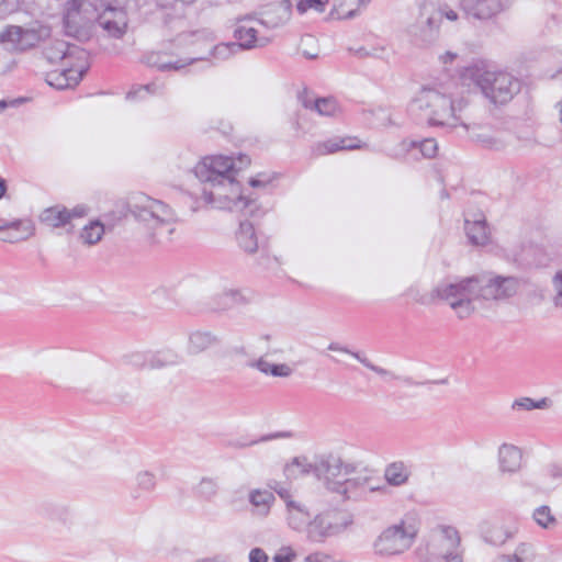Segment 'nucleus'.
Returning <instances> with one entry per match:
<instances>
[{
    "instance_id": "1",
    "label": "nucleus",
    "mask_w": 562,
    "mask_h": 562,
    "mask_svg": "<svg viewBox=\"0 0 562 562\" xmlns=\"http://www.w3.org/2000/svg\"><path fill=\"white\" fill-rule=\"evenodd\" d=\"M236 172L234 159L227 156L206 157L194 167L196 178L211 187L203 188L202 196L206 204L255 217L261 211L256 201L243 196L240 184L235 180Z\"/></svg>"
},
{
    "instance_id": "2",
    "label": "nucleus",
    "mask_w": 562,
    "mask_h": 562,
    "mask_svg": "<svg viewBox=\"0 0 562 562\" xmlns=\"http://www.w3.org/2000/svg\"><path fill=\"white\" fill-rule=\"evenodd\" d=\"M464 81L480 88L483 95L494 104H506L521 90V81L506 71L490 70L484 65H472L464 68Z\"/></svg>"
},
{
    "instance_id": "3",
    "label": "nucleus",
    "mask_w": 562,
    "mask_h": 562,
    "mask_svg": "<svg viewBox=\"0 0 562 562\" xmlns=\"http://www.w3.org/2000/svg\"><path fill=\"white\" fill-rule=\"evenodd\" d=\"M409 112L432 126L456 127L459 124L451 98L434 88H423L411 102Z\"/></svg>"
},
{
    "instance_id": "4",
    "label": "nucleus",
    "mask_w": 562,
    "mask_h": 562,
    "mask_svg": "<svg viewBox=\"0 0 562 562\" xmlns=\"http://www.w3.org/2000/svg\"><path fill=\"white\" fill-rule=\"evenodd\" d=\"M461 292L474 290L475 299L484 301H504L513 297L520 285L519 279L514 276H499L494 272H483L463 278Z\"/></svg>"
},
{
    "instance_id": "5",
    "label": "nucleus",
    "mask_w": 562,
    "mask_h": 562,
    "mask_svg": "<svg viewBox=\"0 0 562 562\" xmlns=\"http://www.w3.org/2000/svg\"><path fill=\"white\" fill-rule=\"evenodd\" d=\"M135 217L150 231L151 243L168 238L175 231L176 215L173 211L159 200L147 199L144 205L136 204L133 210Z\"/></svg>"
},
{
    "instance_id": "6",
    "label": "nucleus",
    "mask_w": 562,
    "mask_h": 562,
    "mask_svg": "<svg viewBox=\"0 0 562 562\" xmlns=\"http://www.w3.org/2000/svg\"><path fill=\"white\" fill-rule=\"evenodd\" d=\"M355 472V467L346 463L339 456L334 453H324L316 456V467L314 476L324 483V486L337 494L346 495L348 484L355 481H342L345 476Z\"/></svg>"
},
{
    "instance_id": "7",
    "label": "nucleus",
    "mask_w": 562,
    "mask_h": 562,
    "mask_svg": "<svg viewBox=\"0 0 562 562\" xmlns=\"http://www.w3.org/2000/svg\"><path fill=\"white\" fill-rule=\"evenodd\" d=\"M417 529L401 519L397 524L385 528L374 541L375 553L396 555L408 550L415 541Z\"/></svg>"
},
{
    "instance_id": "8",
    "label": "nucleus",
    "mask_w": 562,
    "mask_h": 562,
    "mask_svg": "<svg viewBox=\"0 0 562 562\" xmlns=\"http://www.w3.org/2000/svg\"><path fill=\"white\" fill-rule=\"evenodd\" d=\"M443 13L432 4H423L415 23L409 26V35L414 43L419 46H427L435 43L439 37V26Z\"/></svg>"
},
{
    "instance_id": "9",
    "label": "nucleus",
    "mask_w": 562,
    "mask_h": 562,
    "mask_svg": "<svg viewBox=\"0 0 562 562\" xmlns=\"http://www.w3.org/2000/svg\"><path fill=\"white\" fill-rule=\"evenodd\" d=\"M463 278H456L454 281H442L437 284L436 295L440 296V301L449 303L450 307L456 312L459 319L470 317L474 312L473 301L475 299L474 290L461 292Z\"/></svg>"
},
{
    "instance_id": "10",
    "label": "nucleus",
    "mask_w": 562,
    "mask_h": 562,
    "mask_svg": "<svg viewBox=\"0 0 562 562\" xmlns=\"http://www.w3.org/2000/svg\"><path fill=\"white\" fill-rule=\"evenodd\" d=\"M95 22L108 37L122 38L127 31L128 16L124 8L108 5L99 13Z\"/></svg>"
},
{
    "instance_id": "11",
    "label": "nucleus",
    "mask_w": 562,
    "mask_h": 562,
    "mask_svg": "<svg viewBox=\"0 0 562 562\" xmlns=\"http://www.w3.org/2000/svg\"><path fill=\"white\" fill-rule=\"evenodd\" d=\"M462 10L477 20H488L508 8L507 0H461Z\"/></svg>"
},
{
    "instance_id": "12",
    "label": "nucleus",
    "mask_w": 562,
    "mask_h": 562,
    "mask_svg": "<svg viewBox=\"0 0 562 562\" xmlns=\"http://www.w3.org/2000/svg\"><path fill=\"white\" fill-rule=\"evenodd\" d=\"M34 225L30 220L8 221L0 218V232L3 235L0 239L4 243H19L29 239L34 235Z\"/></svg>"
},
{
    "instance_id": "13",
    "label": "nucleus",
    "mask_w": 562,
    "mask_h": 562,
    "mask_svg": "<svg viewBox=\"0 0 562 562\" xmlns=\"http://www.w3.org/2000/svg\"><path fill=\"white\" fill-rule=\"evenodd\" d=\"M328 350L330 351H339V352H344V353H347V355H350L352 356L353 358H356L361 364H363L366 368H368L369 370L375 372L376 374L381 375V376H390L394 380H400L402 381L403 383L407 384V385H415V386H418V385H423L424 382H418V381H415L413 378L411 376H398L394 373H392L391 371L384 369V368H381V367H378L375 364H373L366 356H363L361 352H358V351H352L350 350L349 348L345 347V346H341L340 344L336 342V341H331L328 347H327Z\"/></svg>"
},
{
    "instance_id": "14",
    "label": "nucleus",
    "mask_w": 562,
    "mask_h": 562,
    "mask_svg": "<svg viewBox=\"0 0 562 562\" xmlns=\"http://www.w3.org/2000/svg\"><path fill=\"white\" fill-rule=\"evenodd\" d=\"M204 57H198V58H184V59H177L172 60L170 58V55L168 53L164 52H150L146 53L142 57V63L149 67L157 68L160 71H169L175 70L178 71L188 65L193 64L196 60H203Z\"/></svg>"
},
{
    "instance_id": "15",
    "label": "nucleus",
    "mask_w": 562,
    "mask_h": 562,
    "mask_svg": "<svg viewBox=\"0 0 562 562\" xmlns=\"http://www.w3.org/2000/svg\"><path fill=\"white\" fill-rule=\"evenodd\" d=\"M221 342V337L215 333L206 329H196L188 336L187 352L188 355L196 356L220 346Z\"/></svg>"
},
{
    "instance_id": "16",
    "label": "nucleus",
    "mask_w": 562,
    "mask_h": 562,
    "mask_svg": "<svg viewBox=\"0 0 562 562\" xmlns=\"http://www.w3.org/2000/svg\"><path fill=\"white\" fill-rule=\"evenodd\" d=\"M552 260L543 246L527 245L524 246L516 261L525 269L547 267Z\"/></svg>"
},
{
    "instance_id": "17",
    "label": "nucleus",
    "mask_w": 562,
    "mask_h": 562,
    "mask_svg": "<svg viewBox=\"0 0 562 562\" xmlns=\"http://www.w3.org/2000/svg\"><path fill=\"white\" fill-rule=\"evenodd\" d=\"M461 538L459 531L451 526H439L438 533L434 538L431 552L437 555L445 551H454L460 549Z\"/></svg>"
},
{
    "instance_id": "18",
    "label": "nucleus",
    "mask_w": 562,
    "mask_h": 562,
    "mask_svg": "<svg viewBox=\"0 0 562 562\" xmlns=\"http://www.w3.org/2000/svg\"><path fill=\"white\" fill-rule=\"evenodd\" d=\"M80 8L81 0H68L64 5V27L69 36L79 37L83 31L85 22Z\"/></svg>"
},
{
    "instance_id": "19",
    "label": "nucleus",
    "mask_w": 562,
    "mask_h": 562,
    "mask_svg": "<svg viewBox=\"0 0 562 562\" xmlns=\"http://www.w3.org/2000/svg\"><path fill=\"white\" fill-rule=\"evenodd\" d=\"M464 231L472 245L483 246L488 243L490 229L484 215H474L473 220L465 217Z\"/></svg>"
},
{
    "instance_id": "20",
    "label": "nucleus",
    "mask_w": 562,
    "mask_h": 562,
    "mask_svg": "<svg viewBox=\"0 0 562 562\" xmlns=\"http://www.w3.org/2000/svg\"><path fill=\"white\" fill-rule=\"evenodd\" d=\"M292 15V3L290 0H282L277 4L270 5V8L265 11L263 18L260 20L262 25L268 27H277L286 23Z\"/></svg>"
},
{
    "instance_id": "21",
    "label": "nucleus",
    "mask_w": 562,
    "mask_h": 562,
    "mask_svg": "<svg viewBox=\"0 0 562 562\" xmlns=\"http://www.w3.org/2000/svg\"><path fill=\"white\" fill-rule=\"evenodd\" d=\"M521 450L512 443H502L498 448V463L502 472L515 473L521 467Z\"/></svg>"
},
{
    "instance_id": "22",
    "label": "nucleus",
    "mask_w": 562,
    "mask_h": 562,
    "mask_svg": "<svg viewBox=\"0 0 562 562\" xmlns=\"http://www.w3.org/2000/svg\"><path fill=\"white\" fill-rule=\"evenodd\" d=\"M319 514L334 536L344 532L353 524V516L345 510L328 509Z\"/></svg>"
},
{
    "instance_id": "23",
    "label": "nucleus",
    "mask_w": 562,
    "mask_h": 562,
    "mask_svg": "<svg viewBox=\"0 0 562 562\" xmlns=\"http://www.w3.org/2000/svg\"><path fill=\"white\" fill-rule=\"evenodd\" d=\"M248 501L254 507L252 514L265 518L270 514L276 497L273 493L268 490L255 488L249 492Z\"/></svg>"
},
{
    "instance_id": "24",
    "label": "nucleus",
    "mask_w": 562,
    "mask_h": 562,
    "mask_svg": "<svg viewBox=\"0 0 562 562\" xmlns=\"http://www.w3.org/2000/svg\"><path fill=\"white\" fill-rule=\"evenodd\" d=\"M238 246L247 254H255L258 250V237L254 224L247 220L240 221L236 233Z\"/></svg>"
},
{
    "instance_id": "25",
    "label": "nucleus",
    "mask_w": 562,
    "mask_h": 562,
    "mask_svg": "<svg viewBox=\"0 0 562 562\" xmlns=\"http://www.w3.org/2000/svg\"><path fill=\"white\" fill-rule=\"evenodd\" d=\"M316 467V457L311 462L306 457H294L283 468V473L288 480H295L299 476L308 474L314 475V468Z\"/></svg>"
},
{
    "instance_id": "26",
    "label": "nucleus",
    "mask_w": 562,
    "mask_h": 562,
    "mask_svg": "<svg viewBox=\"0 0 562 562\" xmlns=\"http://www.w3.org/2000/svg\"><path fill=\"white\" fill-rule=\"evenodd\" d=\"M76 49L77 46L69 45L65 41L57 40L44 48L43 55L49 64H57L58 61H65L68 59Z\"/></svg>"
},
{
    "instance_id": "27",
    "label": "nucleus",
    "mask_w": 562,
    "mask_h": 562,
    "mask_svg": "<svg viewBox=\"0 0 562 562\" xmlns=\"http://www.w3.org/2000/svg\"><path fill=\"white\" fill-rule=\"evenodd\" d=\"M234 37L237 41L240 50L252 49L257 46H265L267 44L266 38L259 40L257 37V30L254 27H247L245 25H238L234 31Z\"/></svg>"
},
{
    "instance_id": "28",
    "label": "nucleus",
    "mask_w": 562,
    "mask_h": 562,
    "mask_svg": "<svg viewBox=\"0 0 562 562\" xmlns=\"http://www.w3.org/2000/svg\"><path fill=\"white\" fill-rule=\"evenodd\" d=\"M183 362V357L175 349L166 348L150 351V369H162L178 366Z\"/></svg>"
},
{
    "instance_id": "29",
    "label": "nucleus",
    "mask_w": 562,
    "mask_h": 562,
    "mask_svg": "<svg viewBox=\"0 0 562 562\" xmlns=\"http://www.w3.org/2000/svg\"><path fill=\"white\" fill-rule=\"evenodd\" d=\"M40 220L43 224L53 228L66 226L69 224L68 209L61 205L45 209Z\"/></svg>"
},
{
    "instance_id": "30",
    "label": "nucleus",
    "mask_w": 562,
    "mask_h": 562,
    "mask_svg": "<svg viewBox=\"0 0 562 562\" xmlns=\"http://www.w3.org/2000/svg\"><path fill=\"white\" fill-rule=\"evenodd\" d=\"M411 471L403 461H395L386 465L384 477L392 486H402L408 482Z\"/></svg>"
},
{
    "instance_id": "31",
    "label": "nucleus",
    "mask_w": 562,
    "mask_h": 562,
    "mask_svg": "<svg viewBox=\"0 0 562 562\" xmlns=\"http://www.w3.org/2000/svg\"><path fill=\"white\" fill-rule=\"evenodd\" d=\"M324 518L317 514L306 526V537L312 542H324L327 538L334 537Z\"/></svg>"
},
{
    "instance_id": "32",
    "label": "nucleus",
    "mask_w": 562,
    "mask_h": 562,
    "mask_svg": "<svg viewBox=\"0 0 562 562\" xmlns=\"http://www.w3.org/2000/svg\"><path fill=\"white\" fill-rule=\"evenodd\" d=\"M358 147L359 145H357L351 138H333L323 143H318L315 145L313 150L317 156H322L336 153L338 150L355 149Z\"/></svg>"
},
{
    "instance_id": "33",
    "label": "nucleus",
    "mask_w": 562,
    "mask_h": 562,
    "mask_svg": "<svg viewBox=\"0 0 562 562\" xmlns=\"http://www.w3.org/2000/svg\"><path fill=\"white\" fill-rule=\"evenodd\" d=\"M21 34L20 50L23 52L36 46L41 41L49 36V29L46 26L22 27Z\"/></svg>"
},
{
    "instance_id": "34",
    "label": "nucleus",
    "mask_w": 562,
    "mask_h": 562,
    "mask_svg": "<svg viewBox=\"0 0 562 562\" xmlns=\"http://www.w3.org/2000/svg\"><path fill=\"white\" fill-rule=\"evenodd\" d=\"M249 366L256 368L261 373L278 378H288L293 372V370L286 363H270L263 358H259L258 360L249 363Z\"/></svg>"
},
{
    "instance_id": "35",
    "label": "nucleus",
    "mask_w": 562,
    "mask_h": 562,
    "mask_svg": "<svg viewBox=\"0 0 562 562\" xmlns=\"http://www.w3.org/2000/svg\"><path fill=\"white\" fill-rule=\"evenodd\" d=\"M402 146L406 151L419 149L424 158H434L438 151V144L434 138H425L423 140H403Z\"/></svg>"
},
{
    "instance_id": "36",
    "label": "nucleus",
    "mask_w": 562,
    "mask_h": 562,
    "mask_svg": "<svg viewBox=\"0 0 562 562\" xmlns=\"http://www.w3.org/2000/svg\"><path fill=\"white\" fill-rule=\"evenodd\" d=\"M21 33L22 26L7 25L0 32V44L4 45L8 49L20 50Z\"/></svg>"
},
{
    "instance_id": "37",
    "label": "nucleus",
    "mask_w": 562,
    "mask_h": 562,
    "mask_svg": "<svg viewBox=\"0 0 562 562\" xmlns=\"http://www.w3.org/2000/svg\"><path fill=\"white\" fill-rule=\"evenodd\" d=\"M104 235V225L98 221H91L88 225L82 228L80 238L89 246L99 243Z\"/></svg>"
},
{
    "instance_id": "38",
    "label": "nucleus",
    "mask_w": 562,
    "mask_h": 562,
    "mask_svg": "<svg viewBox=\"0 0 562 562\" xmlns=\"http://www.w3.org/2000/svg\"><path fill=\"white\" fill-rule=\"evenodd\" d=\"M308 521L310 513L304 505L300 504L288 510V522L292 529L301 530L304 526H307Z\"/></svg>"
},
{
    "instance_id": "39",
    "label": "nucleus",
    "mask_w": 562,
    "mask_h": 562,
    "mask_svg": "<svg viewBox=\"0 0 562 562\" xmlns=\"http://www.w3.org/2000/svg\"><path fill=\"white\" fill-rule=\"evenodd\" d=\"M125 366L136 370L150 369V351H133L122 357Z\"/></svg>"
},
{
    "instance_id": "40",
    "label": "nucleus",
    "mask_w": 562,
    "mask_h": 562,
    "mask_svg": "<svg viewBox=\"0 0 562 562\" xmlns=\"http://www.w3.org/2000/svg\"><path fill=\"white\" fill-rule=\"evenodd\" d=\"M136 488L133 491V497L138 498L142 493H150L156 486V477L149 471H142L136 474Z\"/></svg>"
},
{
    "instance_id": "41",
    "label": "nucleus",
    "mask_w": 562,
    "mask_h": 562,
    "mask_svg": "<svg viewBox=\"0 0 562 562\" xmlns=\"http://www.w3.org/2000/svg\"><path fill=\"white\" fill-rule=\"evenodd\" d=\"M532 517L535 521L543 529H553L558 524L555 516L547 505L537 507L533 510Z\"/></svg>"
},
{
    "instance_id": "42",
    "label": "nucleus",
    "mask_w": 562,
    "mask_h": 562,
    "mask_svg": "<svg viewBox=\"0 0 562 562\" xmlns=\"http://www.w3.org/2000/svg\"><path fill=\"white\" fill-rule=\"evenodd\" d=\"M221 299L223 301L222 305L225 308H232L234 306L246 305L249 303V299L237 289L225 290L222 293Z\"/></svg>"
},
{
    "instance_id": "43",
    "label": "nucleus",
    "mask_w": 562,
    "mask_h": 562,
    "mask_svg": "<svg viewBox=\"0 0 562 562\" xmlns=\"http://www.w3.org/2000/svg\"><path fill=\"white\" fill-rule=\"evenodd\" d=\"M195 491L199 497L210 502L217 495V481L211 477H203L198 484Z\"/></svg>"
},
{
    "instance_id": "44",
    "label": "nucleus",
    "mask_w": 562,
    "mask_h": 562,
    "mask_svg": "<svg viewBox=\"0 0 562 562\" xmlns=\"http://www.w3.org/2000/svg\"><path fill=\"white\" fill-rule=\"evenodd\" d=\"M314 108V111L324 116H335L339 112L337 101L331 97L317 98Z\"/></svg>"
},
{
    "instance_id": "45",
    "label": "nucleus",
    "mask_w": 562,
    "mask_h": 562,
    "mask_svg": "<svg viewBox=\"0 0 562 562\" xmlns=\"http://www.w3.org/2000/svg\"><path fill=\"white\" fill-rule=\"evenodd\" d=\"M238 52H240V49L236 42H229L221 43L214 46L213 49L211 50V55L216 59L225 60Z\"/></svg>"
},
{
    "instance_id": "46",
    "label": "nucleus",
    "mask_w": 562,
    "mask_h": 562,
    "mask_svg": "<svg viewBox=\"0 0 562 562\" xmlns=\"http://www.w3.org/2000/svg\"><path fill=\"white\" fill-rule=\"evenodd\" d=\"M66 76L67 75H65V67L54 69L46 74V82L58 90L67 89L69 88V83L67 81Z\"/></svg>"
},
{
    "instance_id": "47",
    "label": "nucleus",
    "mask_w": 562,
    "mask_h": 562,
    "mask_svg": "<svg viewBox=\"0 0 562 562\" xmlns=\"http://www.w3.org/2000/svg\"><path fill=\"white\" fill-rule=\"evenodd\" d=\"M513 533L508 530H505L502 527H496L491 529L486 536L485 540L491 542L492 544L499 546L506 542L508 538H512Z\"/></svg>"
},
{
    "instance_id": "48",
    "label": "nucleus",
    "mask_w": 562,
    "mask_h": 562,
    "mask_svg": "<svg viewBox=\"0 0 562 562\" xmlns=\"http://www.w3.org/2000/svg\"><path fill=\"white\" fill-rule=\"evenodd\" d=\"M437 285L431 290L429 294H422L418 290L409 289L408 293L412 295L414 301L420 305H431L437 300H440V296L436 295Z\"/></svg>"
},
{
    "instance_id": "49",
    "label": "nucleus",
    "mask_w": 562,
    "mask_h": 562,
    "mask_svg": "<svg viewBox=\"0 0 562 562\" xmlns=\"http://www.w3.org/2000/svg\"><path fill=\"white\" fill-rule=\"evenodd\" d=\"M327 3L328 0H300L296 4V10L300 14L305 13L308 9H315L318 12H323Z\"/></svg>"
},
{
    "instance_id": "50",
    "label": "nucleus",
    "mask_w": 562,
    "mask_h": 562,
    "mask_svg": "<svg viewBox=\"0 0 562 562\" xmlns=\"http://www.w3.org/2000/svg\"><path fill=\"white\" fill-rule=\"evenodd\" d=\"M48 515L52 519L59 520L63 524H67L70 517V510L66 506L49 505Z\"/></svg>"
},
{
    "instance_id": "51",
    "label": "nucleus",
    "mask_w": 562,
    "mask_h": 562,
    "mask_svg": "<svg viewBox=\"0 0 562 562\" xmlns=\"http://www.w3.org/2000/svg\"><path fill=\"white\" fill-rule=\"evenodd\" d=\"M48 515L52 519L59 520L63 524H67L70 517V510L66 506L49 505Z\"/></svg>"
},
{
    "instance_id": "52",
    "label": "nucleus",
    "mask_w": 562,
    "mask_h": 562,
    "mask_svg": "<svg viewBox=\"0 0 562 562\" xmlns=\"http://www.w3.org/2000/svg\"><path fill=\"white\" fill-rule=\"evenodd\" d=\"M65 75L67 78V81L69 83V88L75 87L79 83V81L82 79L86 70L85 69H74L71 67H68L65 64Z\"/></svg>"
},
{
    "instance_id": "53",
    "label": "nucleus",
    "mask_w": 562,
    "mask_h": 562,
    "mask_svg": "<svg viewBox=\"0 0 562 562\" xmlns=\"http://www.w3.org/2000/svg\"><path fill=\"white\" fill-rule=\"evenodd\" d=\"M553 288L555 290V296L553 297V304L557 307H562V270L558 271L552 279Z\"/></svg>"
},
{
    "instance_id": "54",
    "label": "nucleus",
    "mask_w": 562,
    "mask_h": 562,
    "mask_svg": "<svg viewBox=\"0 0 562 562\" xmlns=\"http://www.w3.org/2000/svg\"><path fill=\"white\" fill-rule=\"evenodd\" d=\"M143 91L147 92V93L156 94V93L160 92V87L155 85V83H148V85H145V86H140L137 89L131 90L127 93L126 98L127 99H135L138 95V93H140Z\"/></svg>"
},
{
    "instance_id": "55",
    "label": "nucleus",
    "mask_w": 562,
    "mask_h": 562,
    "mask_svg": "<svg viewBox=\"0 0 562 562\" xmlns=\"http://www.w3.org/2000/svg\"><path fill=\"white\" fill-rule=\"evenodd\" d=\"M277 437H279V435L263 436V437H261L258 440H251V441L236 440V441L228 442V446L233 447V448H236V449H244V448L254 446V445H256L258 442L267 441V440H269L271 438H277Z\"/></svg>"
},
{
    "instance_id": "56",
    "label": "nucleus",
    "mask_w": 562,
    "mask_h": 562,
    "mask_svg": "<svg viewBox=\"0 0 562 562\" xmlns=\"http://www.w3.org/2000/svg\"><path fill=\"white\" fill-rule=\"evenodd\" d=\"M526 548V543H521L514 554H503L495 559L494 562H521L519 558V553H524Z\"/></svg>"
},
{
    "instance_id": "57",
    "label": "nucleus",
    "mask_w": 562,
    "mask_h": 562,
    "mask_svg": "<svg viewBox=\"0 0 562 562\" xmlns=\"http://www.w3.org/2000/svg\"><path fill=\"white\" fill-rule=\"evenodd\" d=\"M297 99L299 101L301 102V104L305 108V109H310V110H314V102H316V99L317 98H314L308 91L307 89H303L302 91L299 92L297 94Z\"/></svg>"
},
{
    "instance_id": "58",
    "label": "nucleus",
    "mask_w": 562,
    "mask_h": 562,
    "mask_svg": "<svg viewBox=\"0 0 562 562\" xmlns=\"http://www.w3.org/2000/svg\"><path fill=\"white\" fill-rule=\"evenodd\" d=\"M512 408L531 411L535 409V401L530 397H521L513 402Z\"/></svg>"
},
{
    "instance_id": "59",
    "label": "nucleus",
    "mask_w": 562,
    "mask_h": 562,
    "mask_svg": "<svg viewBox=\"0 0 562 562\" xmlns=\"http://www.w3.org/2000/svg\"><path fill=\"white\" fill-rule=\"evenodd\" d=\"M295 553L291 548H282L274 557L273 562H292Z\"/></svg>"
},
{
    "instance_id": "60",
    "label": "nucleus",
    "mask_w": 562,
    "mask_h": 562,
    "mask_svg": "<svg viewBox=\"0 0 562 562\" xmlns=\"http://www.w3.org/2000/svg\"><path fill=\"white\" fill-rule=\"evenodd\" d=\"M267 486L270 490L274 491L280 496L281 499H283L291 493L289 488L282 486L281 483L278 482L277 480H269Z\"/></svg>"
},
{
    "instance_id": "61",
    "label": "nucleus",
    "mask_w": 562,
    "mask_h": 562,
    "mask_svg": "<svg viewBox=\"0 0 562 562\" xmlns=\"http://www.w3.org/2000/svg\"><path fill=\"white\" fill-rule=\"evenodd\" d=\"M437 558L442 559L445 562H463L460 549L454 551H445V553L437 554Z\"/></svg>"
},
{
    "instance_id": "62",
    "label": "nucleus",
    "mask_w": 562,
    "mask_h": 562,
    "mask_svg": "<svg viewBox=\"0 0 562 562\" xmlns=\"http://www.w3.org/2000/svg\"><path fill=\"white\" fill-rule=\"evenodd\" d=\"M472 138L477 143L482 144L484 147H495L497 142L490 135L485 134H472Z\"/></svg>"
},
{
    "instance_id": "63",
    "label": "nucleus",
    "mask_w": 562,
    "mask_h": 562,
    "mask_svg": "<svg viewBox=\"0 0 562 562\" xmlns=\"http://www.w3.org/2000/svg\"><path fill=\"white\" fill-rule=\"evenodd\" d=\"M272 180V178L266 173H260L258 175V177H254L249 180V184L252 187V188H258V187H265L266 184L270 183Z\"/></svg>"
},
{
    "instance_id": "64",
    "label": "nucleus",
    "mask_w": 562,
    "mask_h": 562,
    "mask_svg": "<svg viewBox=\"0 0 562 562\" xmlns=\"http://www.w3.org/2000/svg\"><path fill=\"white\" fill-rule=\"evenodd\" d=\"M249 562H268V555L260 548H254L249 553Z\"/></svg>"
}]
</instances>
